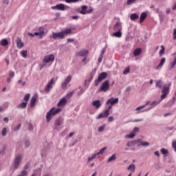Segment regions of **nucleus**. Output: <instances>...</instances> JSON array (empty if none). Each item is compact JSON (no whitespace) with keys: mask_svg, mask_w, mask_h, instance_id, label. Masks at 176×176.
<instances>
[{"mask_svg":"<svg viewBox=\"0 0 176 176\" xmlns=\"http://www.w3.org/2000/svg\"><path fill=\"white\" fill-rule=\"evenodd\" d=\"M171 86V82H169L168 84H165L162 90V95H161V100L158 101H153L151 102V105H158V104H160L162 100H164L167 96H168V93H170V87Z\"/></svg>","mask_w":176,"mask_h":176,"instance_id":"1","label":"nucleus"},{"mask_svg":"<svg viewBox=\"0 0 176 176\" xmlns=\"http://www.w3.org/2000/svg\"><path fill=\"white\" fill-rule=\"evenodd\" d=\"M60 112H61V109L60 108L56 109V107H52L47 113V115L45 116L47 123L50 122V120H52V118H53V116H56V115H57L58 113H60Z\"/></svg>","mask_w":176,"mask_h":176,"instance_id":"2","label":"nucleus"},{"mask_svg":"<svg viewBox=\"0 0 176 176\" xmlns=\"http://www.w3.org/2000/svg\"><path fill=\"white\" fill-rule=\"evenodd\" d=\"M21 157L22 155L20 154H18L15 156L14 162L12 164V168L14 170V171L20 167V164H21Z\"/></svg>","mask_w":176,"mask_h":176,"instance_id":"3","label":"nucleus"},{"mask_svg":"<svg viewBox=\"0 0 176 176\" xmlns=\"http://www.w3.org/2000/svg\"><path fill=\"white\" fill-rule=\"evenodd\" d=\"M64 124V119L62 118H58L54 121V130H56L57 131H60L63 129V124Z\"/></svg>","mask_w":176,"mask_h":176,"instance_id":"4","label":"nucleus"},{"mask_svg":"<svg viewBox=\"0 0 176 176\" xmlns=\"http://www.w3.org/2000/svg\"><path fill=\"white\" fill-rule=\"evenodd\" d=\"M107 76H108V74L107 72H103L100 73L98 77V79L95 80L94 85L96 87L98 86V85L101 83L102 80H105V79H107Z\"/></svg>","mask_w":176,"mask_h":176,"instance_id":"5","label":"nucleus"},{"mask_svg":"<svg viewBox=\"0 0 176 176\" xmlns=\"http://www.w3.org/2000/svg\"><path fill=\"white\" fill-rule=\"evenodd\" d=\"M96 71L97 70L96 69L92 70V72L89 74V78L87 80H85V86H86L87 87H89V86L90 85V82H91V80H93V78H94V75H96Z\"/></svg>","mask_w":176,"mask_h":176,"instance_id":"6","label":"nucleus"},{"mask_svg":"<svg viewBox=\"0 0 176 176\" xmlns=\"http://www.w3.org/2000/svg\"><path fill=\"white\" fill-rule=\"evenodd\" d=\"M110 87H111V85H109V81H108V80H107L104 82H102V84L100 88V91H107L108 90V89H109Z\"/></svg>","mask_w":176,"mask_h":176,"instance_id":"7","label":"nucleus"},{"mask_svg":"<svg viewBox=\"0 0 176 176\" xmlns=\"http://www.w3.org/2000/svg\"><path fill=\"white\" fill-rule=\"evenodd\" d=\"M52 38L53 39H58V38L60 39H64V33H63V32H52Z\"/></svg>","mask_w":176,"mask_h":176,"instance_id":"8","label":"nucleus"},{"mask_svg":"<svg viewBox=\"0 0 176 176\" xmlns=\"http://www.w3.org/2000/svg\"><path fill=\"white\" fill-rule=\"evenodd\" d=\"M118 102H119V98L112 97L107 101L106 104L109 105L110 104L111 105H115V104H118Z\"/></svg>","mask_w":176,"mask_h":176,"instance_id":"9","label":"nucleus"},{"mask_svg":"<svg viewBox=\"0 0 176 176\" xmlns=\"http://www.w3.org/2000/svg\"><path fill=\"white\" fill-rule=\"evenodd\" d=\"M53 85H54V78H52L50 81L47 83V86L45 88V91H50V89H53Z\"/></svg>","mask_w":176,"mask_h":176,"instance_id":"10","label":"nucleus"},{"mask_svg":"<svg viewBox=\"0 0 176 176\" xmlns=\"http://www.w3.org/2000/svg\"><path fill=\"white\" fill-rule=\"evenodd\" d=\"M109 115V110H105L104 113H100L98 114V117H96V119H102L104 118H108Z\"/></svg>","mask_w":176,"mask_h":176,"instance_id":"11","label":"nucleus"},{"mask_svg":"<svg viewBox=\"0 0 176 176\" xmlns=\"http://www.w3.org/2000/svg\"><path fill=\"white\" fill-rule=\"evenodd\" d=\"M52 9H53V10H65V8L64 7V4L63 3L57 4L56 6H52Z\"/></svg>","mask_w":176,"mask_h":176,"instance_id":"12","label":"nucleus"},{"mask_svg":"<svg viewBox=\"0 0 176 176\" xmlns=\"http://www.w3.org/2000/svg\"><path fill=\"white\" fill-rule=\"evenodd\" d=\"M43 63H50V61L53 62L54 61V54H51L49 56H46L43 60Z\"/></svg>","mask_w":176,"mask_h":176,"instance_id":"13","label":"nucleus"},{"mask_svg":"<svg viewBox=\"0 0 176 176\" xmlns=\"http://www.w3.org/2000/svg\"><path fill=\"white\" fill-rule=\"evenodd\" d=\"M89 54V51L86 50H80L79 52L76 53L78 57H85Z\"/></svg>","mask_w":176,"mask_h":176,"instance_id":"14","label":"nucleus"},{"mask_svg":"<svg viewBox=\"0 0 176 176\" xmlns=\"http://www.w3.org/2000/svg\"><path fill=\"white\" fill-rule=\"evenodd\" d=\"M91 105H93V107H95L96 109H98L99 108H101V101H100V100H94L91 102Z\"/></svg>","mask_w":176,"mask_h":176,"instance_id":"15","label":"nucleus"},{"mask_svg":"<svg viewBox=\"0 0 176 176\" xmlns=\"http://www.w3.org/2000/svg\"><path fill=\"white\" fill-rule=\"evenodd\" d=\"M114 31H122V23L119 21H117L113 26Z\"/></svg>","mask_w":176,"mask_h":176,"instance_id":"16","label":"nucleus"},{"mask_svg":"<svg viewBox=\"0 0 176 176\" xmlns=\"http://www.w3.org/2000/svg\"><path fill=\"white\" fill-rule=\"evenodd\" d=\"M16 47L18 49H21L22 47H24V43L21 41V38L19 37L16 39Z\"/></svg>","mask_w":176,"mask_h":176,"instance_id":"17","label":"nucleus"},{"mask_svg":"<svg viewBox=\"0 0 176 176\" xmlns=\"http://www.w3.org/2000/svg\"><path fill=\"white\" fill-rule=\"evenodd\" d=\"M65 104H67V98H63L58 102L57 107H64Z\"/></svg>","mask_w":176,"mask_h":176,"instance_id":"18","label":"nucleus"},{"mask_svg":"<svg viewBox=\"0 0 176 176\" xmlns=\"http://www.w3.org/2000/svg\"><path fill=\"white\" fill-rule=\"evenodd\" d=\"M62 34H63L64 37L65 38V35H71L72 34V29H65V30L62 31Z\"/></svg>","mask_w":176,"mask_h":176,"instance_id":"19","label":"nucleus"},{"mask_svg":"<svg viewBox=\"0 0 176 176\" xmlns=\"http://www.w3.org/2000/svg\"><path fill=\"white\" fill-rule=\"evenodd\" d=\"M130 19L132 21H135V20H138V19H140V16L137 13H133L131 14Z\"/></svg>","mask_w":176,"mask_h":176,"instance_id":"20","label":"nucleus"},{"mask_svg":"<svg viewBox=\"0 0 176 176\" xmlns=\"http://www.w3.org/2000/svg\"><path fill=\"white\" fill-rule=\"evenodd\" d=\"M19 109H25L27 108V102H23L17 106Z\"/></svg>","mask_w":176,"mask_h":176,"instance_id":"21","label":"nucleus"},{"mask_svg":"<svg viewBox=\"0 0 176 176\" xmlns=\"http://www.w3.org/2000/svg\"><path fill=\"white\" fill-rule=\"evenodd\" d=\"M141 52H142V50L141 48H137L133 51V56L137 57V56H140L141 54Z\"/></svg>","mask_w":176,"mask_h":176,"instance_id":"22","label":"nucleus"},{"mask_svg":"<svg viewBox=\"0 0 176 176\" xmlns=\"http://www.w3.org/2000/svg\"><path fill=\"white\" fill-rule=\"evenodd\" d=\"M146 12H142L141 14H140V23H142L144 21V20H145V19H146Z\"/></svg>","mask_w":176,"mask_h":176,"instance_id":"23","label":"nucleus"},{"mask_svg":"<svg viewBox=\"0 0 176 176\" xmlns=\"http://www.w3.org/2000/svg\"><path fill=\"white\" fill-rule=\"evenodd\" d=\"M35 102H36V96H32L30 100V107L32 108L35 105Z\"/></svg>","mask_w":176,"mask_h":176,"instance_id":"24","label":"nucleus"},{"mask_svg":"<svg viewBox=\"0 0 176 176\" xmlns=\"http://www.w3.org/2000/svg\"><path fill=\"white\" fill-rule=\"evenodd\" d=\"M87 10V6H82L81 7V10L80 11V14H86V13H87V12H86Z\"/></svg>","mask_w":176,"mask_h":176,"instance_id":"25","label":"nucleus"},{"mask_svg":"<svg viewBox=\"0 0 176 176\" xmlns=\"http://www.w3.org/2000/svg\"><path fill=\"white\" fill-rule=\"evenodd\" d=\"M113 36L116 38H122V30H117L116 32L113 33Z\"/></svg>","mask_w":176,"mask_h":176,"instance_id":"26","label":"nucleus"},{"mask_svg":"<svg viewBox=\"0 0 176 176\" xmlns=\"http://www.w3.org/2000/svg\"><path fill=\"white\" fill-rule=\"evenodd\" d=\"M38 33L41 35V39H42V38H43V34H45V28H43V27H40L38 28Z\"/></svg>","mask_w":176,"mask_h":176,"instance_id":"27","label":"nucleus"},{"mask_svg":"<svg viewBox=\"0 0 176 176\" xmlns=\"http://www.w3.org/2000/svg\"><path fill=\"white\" fill-rule=\"evenodd\" d=\"M127 170L129 171H132L133 173H134V171H135V165L134 164H130L127 168Z\"/></svg>","mask_w":176,"mask_h":176,"instance_id":"28","label":"nucleus"},{"mask_svg":"<svg viewBox=\"0 0 176 176\" xmlns=\"http://www.w3.org/2000/svg\"><path fill=\"white\" fill-rule=\"evenodd\" d=\"M155 87H159V89H162L163 87V81L162 80H159L155 83Z\"/></svg>","mask_w":176,"mask_h":176,"instance_id":"29","label":"nucleus"},{"mask_svg":"<svg viewBox=\"0 0 176 176\" xmlns=\"http://www.w3.org/2000/svg\"><path fill=\"white\" fill-rule=\"evenodd\" d=\"M116 160V154H113L112 156H111L108 160L107 163H111V162H115Z\"/></svg>","mask_w":176,"mask_h":176,"instance_id":"30","label":"nucleus"},{"mask_svg":"<svg viewBox=\"0 0 176 176\" xmlns=\"http://www.w3.org/2000/svg\"><path fill=\"white\" fill-rule=\"evenodd\" d=\"M164 63H166V58H162L161 59V61L160 63V64L158 65V66L157 67V69L160 68V67H163V65H164Z\"/></svg>","mask_w":176,"mask_h":176,"instance_id":"31","label":"nucleus"},{"mask_svg":"<svg viewBox=\"0 0 176 176\" xmlns=\"http://www.w3.org/2000/svg\"><path fill=\"white\" fill-rule=\"evenodd\" d=\"M134 137H135V133H131L129 135H126L124 136V138H126V139L130 138L131 140H133V138H134Z\"/></svg>","mask_w":176,"mask_h":176,"instance_id":"32","label":"nucleus"},{"mask_svg":"<svg viewBox=\"0 0 176 176\" xmlns=\"http://www.w3.org/2000/svg\"><path fill=\"white\" fill-rule=\"evenodd\" d=\"M30 97H31V94H25L23 98L24 101H25L26 102H28V101H30Z\"/></svg>","mask_w":176,"mask_h":176,"instance_id":"33","label":"nucleus"},{"mask_svg":"<svg viewBox=\"0 0 176 176\" xmlns=\"http://www.w3.org/2000/svg\"><path fill=\"white\" fill-rule=\"evenodd\" d=\"M1 46H8V45H9V42L6 39H3L1 41Z\"/></svg>","mask_w":176,"mask_h":176,"instance_id":"34","label":"nucleus"},{"mask_svg":"<svg viewBox=\"0 0 176 176\" xmlns=\"http://www.w3.org/2000/svg\"><path fill=\"white\" fill-rule=\"evenodd\" d=\"M75 91H76V89H75L74 91H72L70 93L67 94L66 95L67 98H71V97H72V96H74Z\"/></svg>","mask_w":176,"mask_h":176,"instance_id":"35","label":"nucleus"},{"mask_svg":"<svg viewBox=\"0 0 176 176\" xmlns=\"http://www.w3.org/2000/svg\"><path fill=\"white\" fill-rule=\"evenodd\" d=\"M140 145H142V146H149L150 144L148 142H142L138 146H140Z\"/></svg>","mask_w":176,"mask_h":176,"instance_id":"36","label":"nucleus"},{"mask_svg":"<svg viewBox=\"0 0 176 176\" xmlns=\"http://www.w3.org/2000/svg\"><path fill=\"white\" fill-rule=\"evenodd\" d=\"M67 3H75V2H79L80 0H65Z\"/></svg>","mask_w":176,"mask_h":176,"instance_id":"37","label":"nucleus"},{"mask_svg":"<svg viewBox=\"0 0 176 176\" xmlns=\"http://www.w3.org/2000/svg\"><path fill=\"white\" fill-rule=\"evenodd\" d=\"M161 153H162V155H167L168 153V150L163 148L161 149Z\"/></svg>","mask_w":176,"mask_h":176,"instance_id":"38","label":"nucleus"},{"mask_svg":"<svg viewBox=\"0 0 176 176\" xmlns=\"http://www.w3.org/2000/svg\"><path fill=\"white\" fill-rule=\"evenodd\" d=\"M6 134H7L6 128H3L1 131V135L3 137H6Z\"/></svg>","mask_w":176,"mask_h":176,"instance_id":"39","label":"nucleus"},{"mask_svg":"<svg viewBox=\"0 0 176 176\" xmlns=\"http://www.w3.org/2000/svg\"><path fill=\"white\" fill-rule=\"evenodd\" d=\"M30 167H31V162H28V163L25 164L24 168H25V170H28V168H30Z\"/></svg>","mask_w":176,"mask_h":176,"instance_id":"40","label":"nucleus"},{"mask_svg":"<svg viewBox=\"0 0 176 176\" xmlns=\"http://www.w3.org/2000/svg\"><path fill=\"white\" fill-rule=\"evenodd\" d=\"M71 79H72V76H71V75H69L65 80V82H66V83H69L71 82Z\"/></svg>","mask_w":176,"mask_h":176,"instance_id":"41","label":"nucleus"},{"mask_svg":"<svg viewBox=\"0 0 176 176\" xmlns=\"http://www.w3.org/2000/svg\"><path fill=\"white\" fill-rule=\"evenodd\" d=\"M105 129V126H101L98 129V133H102L104 130Z\"/></svg>","mask_w":176,"mask_h":176,"instance_id":"42","label":"nucleus"},{"mask_svg":"<svg viewBox=\"0 0 176 176\" xmlns=\"http://www.w3.org/2000/svg\"><path fill=\"white\" fill-rule=\"evenodd\" d=\"M21 54L22 56H23L25 58V57H27V54H28L27 50L21 51Z\"/></svg>","mask_w":176,"mask_h":176,"instance_id":"43","label":"nucleus"},{"mask_svg":"<svg viewBox=\"0 0 176 176\" xmlns=\"http://www.w3.org/2000/svg\"><path fill=\"white\" fill-rule=\"evenodd\" d=\"M126 146H128V147H131V146H134V143H133V140L132 141H131V142H128L127 143H126Z\"/></svg>","mask_w":176,"mask_h":176,"instance_id":"44","label":"nucleus"},{"mask_svg":"<svg viewBox=\"0 0 176 176\" xmlns=\"http://www.w3.org/2000/svg\"><path fill=\"white\" fill-rule=\"evenodd\" d=\"M30 145H31V142H30V140H26L25 142V148L30 147Z\"/></svg>","mask_w":176,"mask_h":176,"instance_id":"45","label":"nucleus"},{"mask_svg":"<svg viewBox=\"0 0 176 176\" xmlns=\"http://www.w3.org/2000/svg\"><path fill=\"white\" fill-rule=\"evenodd\" d=\"M140 131V128L135 126L133 129V134H135V133H138Z\"/></svg>","mask_w":176,"mask_h":176,"instance_id":"46","label":"nucleus"},{"mask_svg":"<svg viewBox=\"0 0 176 176\" xmlns=\"http://www.w3.org/2000/svg\"><path fill=\"white\" fill-rule=\"evenodd\" d=\"M130 72V67H127L125 70L123 72L124 75H127Z\"/></svg>","mask_w":176,"mask_h":176,"instance_id":"47","label":"nucleus"},{"mask_svg":"<svg viewBox=\"0 0 176 176\" xmlns=\"http://www.w3.org/2000/svg\"><path fill=\"white\" fill-rule=\"evenodd\" d=\"M96 156V154H93L91 157H88V162H90L91 160H93V159H95Z\"/></svg>","mask_w":176,"mask_h":176,"instance_id":"48","label":"nucleus"},{"mask_svg":"<svg viewBox=\"0 0 176 176\" xmlns=\"http://www.w3.org/2000/svg\"><path fill=\"white\" fill-rule=\"evenodd\" d=\"M67 85H68V83L64 81L62 84V89H65V87H67Z\"/></svg>","mask_w":176,"mask_h":176,"instance_id":"49","label":"nucleus"},{"mask_svg":"<svg viewBox=\"0 0 176 176\" xmlns=\"http://www.w3.org/2000/svg\"><path fill=\"white\" fill-rule=\"evenodd\" d=\"M145 108V105L139 106L136 108V111H141V109H144Z\"/></svg>","mask_w":176,"mask_h":176,"instance_id":"50","label":"nucleus"},{"mask_svg":"<svg viewBox=\"0 0 176 176\" xmlns=\"http://www.w3.org/2000/svg\"><path fill=\"white\" fill-rule=\"evenodd\" d=\"M83 93H85V89H83V88H81L80 91L78 92V96H82Z\"/></svg>","mask_w":176,"mask_h":176,"instance_id":"51","label":"nucleus"},{"mask_svg":"<svg viewBox=\"0 0 176 176\" xmlns=\"http://www.w3.org/2000/svg\"><path fill=\"white\" fill-rule=\"evenodd\" d=\"M134 2H135V0H127L126 5H131Z\"/></svg>","mask_w":176,"mask_h":176,"instance_id":"52","label":"nucleus"},{"mask_svg":"<svg viewBox=\"0 0 176 176\" xmlns=\"http://www.w3.org/2000/svg\"><path fill=\"white\" fill-rule=\"evenodd\" d=\"M164 54V47H163V49L160 50V57H162V56H163Z\"/></svg>","mask_w":176,"mask_h":176,"instance_id":"53","label":"nucleus"},{"mask_svg":"<svg viewBox=\"0 0 176 176\" xmlns=\"http://www.w3.org/2000/svg\"><path fill=\"white\" fill-rule=\"evenodd\" d=\"M105 149H107V147H104L100 150L99 153H100V155H102V153H104V152H105Z\"/></svg>","mask_w":176,"mask_h":176,"instance_id":"54","label":"nucleus"},{"mask_svg":"<svg viewBox=\"0 0 176 176\" xmlns=\"http://www.w3.org/2000/svg\"><path fill=\"white\" fill-rule=\"evenodd\" d=\"M159 16L160 18L161 22H162L163 21V19H164V15L163 14H162V13H160Z\"/></svg>","mask_w":176,"mask_h":176,"instance_id":"55","label":"nucleus"},{"mask_svg":"<svg viewBox=\"0 0 176 176\" xmlns=\"http://www.w3.org/2000/svg\"><path fill=\"white\" fill-rule=\"evenodd\" d=\"M102 58H104V56L102 55H100L98 59V63H101V61H102Z\"/></svg>","mask_w":176,"mask_h":176,"instance_id":"56","label":"nucleus"},{"mask_svg":"<svg viewBox=\"0 0 176 176\" xmlns=\"http://www.w3.org/2000/svg\"><path fill=\"white\" fill-rule=\"evenodd\" d=\"M105 49H107V47H105L104 48H103V49L102 50L100 56H104V54H105Z\"/></svg>","mask_w":176,"mask_h":176,"instance_id":"57","label":"nucleus"},{"mask_svg":"<svg viewBox=\"0 0 176 176\" xmlns=\"http://www.w3.org/2000/svg\"><path fill=\"white\" fill-rule=\"evenodd\" d=\"M29 130H34V126H32V124L30 123L28 124Z\"/></svg>","mask_w":176,"mask_h":176,"instance_id":"58","label":"nucleus"},{"mask_svg":"<svg viewBox=\"0 0 176 176\" xmlns=\"http://www.w3.org/2000/svg\"><path fill=\"white\" fill-rule=\"evenodd\" d=\"M166 14H170V13H171V9L166 8Z\"/></svg>","mask_w":176,"mask_h":176,"instance_id":"59","label":"nucleus"},{"mask_svg":"<svg viewBox=\"0 0 176 176\" xmlns=\"http://www.w3.org/2000/svg\"><path fill=\"white\" fill-rule=\"evenodd\" d=\"M133 142V145H137V144H138V142H140V140H132Z\"/></svg>","mask_w":176,"mask_h":176,"instance_id":"60","label":"nucleus"},{"mask_svg":"<svg viewBox=\"0 0 176 176\" xmlns=\"http://www.w3.org/2000/svg\"><path fill=\"white\" fill-rule=\"evenodd\" d=\"M173 35H174V36H173V39H176V28H175L174 30H173Z\"/></svg>","mask_w":176,"mask_h":176,"instance_id":"61","label":"nucleus"},{"mask_svg":"<svg viewBox=\"0 0 176 176\" xmlns=\"http://www.w3.org/2000/svg\"><path fill=\"white\" fill-rule=\"evenodd\" d=\"M9 76H10V78H14V73L13 72H11L9 74Z\"/></svg>","mask_w":176,"mask_h":176,"instance_id":"62","label":"nucleus"},{"mask_svg":"<svg viewBox=\"0 0 176 176\" xmlns=\"http://www.w3.org/2000/svg\"><path fill=\"white\" fill-rule=\"evenodd\" d=\"M67 41L68 42V43H69V42H75V39H74V38H67Z\"/></svg>","mask_w":176,"mask_h":176,"instance_id":"63","label":"nucleus"},{"mask_svg":"<svg viewBox=\"0 0 176 176\" xmlns=\"http://www.w3.org/2000/svg\"><path fill=\"white\" fill-rule=\"evenodd\" d=\"M173 148L175 149V151L176 152V142H173Z\"/></svg>","mask_w":176,"mask_h":176,"instance_id":"64","label":"nucleus"}]
</instances>
